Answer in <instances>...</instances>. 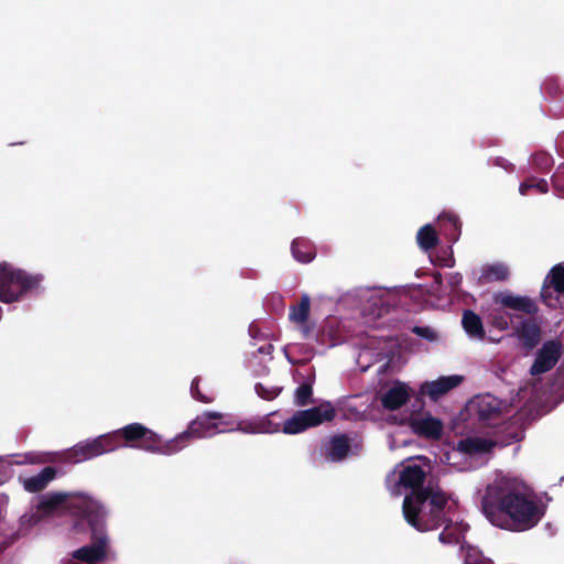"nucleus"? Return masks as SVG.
Listing matches in <instances>:
<instances>
[{
  "mask_svg": "<svg viewBox=\"0 0 564 564\" xmlns=\"http://www.w3.org/2000/svg\"><path fill=\"white\" fill-rule=\"evenodd\" d=\"M481 508L494 525L516 532L532 529L544 516L534 490L522 479L507 475H499L487 485Z\"/></svg>",
  "mask_w": 564,
  "mask_h": 564,
  "instance_id": "1",
  "label": "nucleus"
},
{
  "mask_svg": "<svg viewBox=\"0 0 564 564\" xmlns=\"http://www.w3.org/2000/svg\"><path fill=\"white\" fill-rule=\"evenodd\" d=\"M66 512L79 518H90L91 514H100L101 503L83 492H50L41 496L35 507L21 517V523L32 528L47 518Z\"/></svg>",
  "mask_w": 564,
  "mask_h": 564,
  "instance_id": "2",
  "label": "nucleus"
},
{
  "mask_svg": "<svg viewBox=\"0 0 564 564\" xmlns=\"http://www.w3.org/2000/svg\"><path fill=\"white\" fill-rule=\"evenodd\" d=\"M455 502L441 488L429 486L423 491L404 497L402 511L405 521L415 530L425 532L441 525Z\"/></svg>",
  "mask_w": 564,
  "mask_h": 564,
  "instance_id": "3",
  "label": "nucleus"
},
{
  "mask_svg": "<svg viewBox=\"0 0 564 564\" xmlns=\"http://www.w3.org/2000/svg\"><path fill=\"white\" fill-rule=\"evenodd\" d=\"M495 446L496 442L489 437L469 436L460 440L454 447L445 452L441 462L457 471L474 469L487 462V457Z\"/></svg>",
  "mask_w": 564,
  "mask_h": 564,
  "instance_id": "4",
  "label": "nucleus"
},
{
  "mask_svg": "<svg viewBox=\"0 0 564 564\" xmlns=\"http://www.w3.org/2000/svg\"><path fill=\"white\" fill-rule=\"evenodd\" d=\"M42 274L29 273L17 265L0 263V301L13 303L41 290Z\"/></svg>",
  "mask_w": 564,
  "mask_h": 564,
  "instance_id": "5",
  "label": "nucleus"
},
{
  "mask_svg": "<svg viewBox=\"0 0 564 564\" xmlns=\"http://www.w3.org/2000/svg\"><path fill=\"white\" fill-rule=\"evenodd\" d=\"M429 471L430 465L426 457L408 458L388 474L387 488L395 497L423 491L424 488L421 486Z\"/></svg>",
  "mask_w": 564,
  "mask_h": 564,
  "instance_id": "6",
  "label": "nucleus"
},
{
  "mask_svg": "<svg viewBox=\"0 0 564 564\" xmlns=\"http://www.w3.org/2000/svg\"><path fill=\"white\" fill-rule=\"evenodd\" d=\"M236 430L238 426L229 414L207 411L193 420L186 431L172 438L173 448L176 454L185 448L192 438H206Z\"/></svg>",
  "mask_w": 564,
  "mask_h": 564,
  "instance_id": "7",
  "label": "nucleus"
},
{
  "mask_svg": "<svg viewBox=\"0 0 564 564\" xmlns=\"http://www.w3.org/2000/svg\"><path fill=\"white\" fill-rule=\"evenodd\" d=\"M112 432L116 434V441L120 442L121 448L128 447L167 456L175 454L172 438L163 442L158 433L141 423H131Z\"/></svg>",
  "mask_w": 564,
  "mask_h": 564,
  "instance_id": "8",
  "label": "nucleus"
},
{
  "mask_svg": "<svg viewBox=\"0 0 564 564\" xmlns=\"http://www.w3.org/2000/svg\"><path fill=\"white\" fill-rule=\"evenodd\" d=\"M105 513L101 505L99 516L95 513L90 518H85L91 527V542L69 553L65 564H99L107 560L111 550L110 540L102 525L99 524Z\"/></svg>",
  "mask_w": 564,
  "mask_h": 564,
  "instance_id": "9",
  "label": "nucleus"
},
{
  "mask_svg": "<svg viewBox=\"0 0 564 564\" xmlns=\"http://www.w3.org/2000/svg\"><path fill=\"white\" fill-rule=\"evenodd\" d=\"M336 411L330 402H323L317 406L296 411L282 424V432L288 435H295L304 431L332 421Z\"/></svg>",
  "mask_w": 564,
  "mask_h": 564,
  "instance_id": "10",
  "label": "nucleus"
},
{
  "mask_svg": "<svg viewBox=\"0 0 564 564\" xmlns=\"http://www.w3.org/2000/svg\"><path fill=\"white\" fill-rule=\"evenodd\" d=\"M121 448L120 442L116 441L113 432L89 438L74 445L67 453V460L74 464L93 459L106 453Z\"/></svg>",
  "mask_w": 564,
  "mask_h": 564,
  "instance_id": "11",
  "label": "nucleus"
},
{
  "mask_svg": "<svg viewBox=\"0 0 564 564\" xmlns=\"http://www.w3.org/2000/svg\"><path fill=\"white\" fill-rule=\"evenodd\" d=\"M506 409L505 402L489 393L476 395L467 404V411L470 415L486 424L499 420Z\"/></svg>",
  "mask_w": 564,
  "mask_h": 564,
  "instance_id": "12",
  "label": "nucleus"
},
{
  "mask_svg": "<svg viewBox=\"0 0 564 564\" xmlns=\"http://www.w3.org/2000/svg\"><path fill=\"white\" fill-rule=\"evenodd\" d=\"M409 426L415 435L432 441L440 440L444 432V422L429 411L411 414Z\"/></svg>",
  "mask_w": 564,
  "mask_h": 564,
  "instance_id": "13",
  "label": "nucleus"
},
{
  "mask_svg": "<svg viewBox=\"0 0 564 564\" xmlns=\"http://www.w3.org/2000/svg\"><path fill=\"white\" fill-rule=\"evenodd\" d=\"M311 297L307 293H303L300 301L289 308V321L296 326L301 336L305 339L311 338L314 334L315 323L310 318Z\"/></svg>",
  "mask_w": 564,
  "mask_h": 564,
  "instance_id": "14",
  "label": "nucleus"
},
{
  "mask_svg": "<svg viewBox=\"0 0 564 564\" xmlns=\"http://www.w3.org/2000/svg\"><path fill=\"white\" fill-rule=\"evenodd\" d=\"M564 294V265H555L546 275L541 296L543 302L550 307L562 305V295Z\"/></svg>",
  "mask_w": 564,
  "mask_h": 564,
  "instance_id": "15",
  "label": "nucleus"
},
{
  "mask_svg": "<svg viewBox=\"0 0 564 564\" xmlns=\"http://www.w3.org/2000/svg\"><path fill=\"white\" fill-rule=\"evenodd\" d=\"M411 394L412 389L408 383L395 380L381 388L379 399L383 409L394 411L403 406Z\"/></svg>",
  "mask_w": 564,
  "mask_h": 564,
  "instance_id": "16",
  "label": "nucleus"
},
{
  "mask_svg": "<svg viewBox=\"0 0 564 564\" xmlns=\"http://www.w3.org/2000/svg\"><path fill=\"white\" fill-rule=\"evenodd\" d=\"M561 354L562 345L558 340L545 341L536 352L530 373L538 376L550 371L558 361Z\"/></svg>",
  "mask_w": 564,
  "mask_h": 564,
  "instance_id": "17",
  "label": "nucleus"
},
{
  "mask_svg": "<svg viewBox=\"0 0 564 564\" xmlns=\"http://www.w3.org/2000/svg\"><path fill=\"white\" fill-rule=\"evenodd\" d=\"M463 382V376L451 375L442 376L435 380L424 381L420 384L419 393L427 397L431 401L436 402L454 388Z\"/></svg>",
  "mask_w": 564,
  "mask_h": 564,
  "instance_id": "18",
  "label": "nucleus"
},
{
  "mask_svg": "<svg viewBox=\"0 0 564 564\" xmlns=\"http://www.w3.org/2000/svg\"><path fill=\"white\" fill-rule=\"evenodd\" d=\"M451 510H453V508ZM442 524H444V529L438 535L440 542L449 545H463L465 533L469 529L468 524L458 520L453 511L443 517L441 525Z\"/></svg>",
  "mask_w": 564,
  "mask_h": 564,
  "instance_id": "19",
  "label": "nucleus"
},
{
  "mask_svg": "<svg viewBox=\"0 0 564 564\" xmlns=\"http://www.w3.org/2000/svg\"><path fill=\"white\" fill-rule=\"evenodd\" d=\"M494 305L530 315L538 312V306L531 297L516 295L509 291L496 293L494 295Z\"/></svg>",
  "mask_w": 564,
  "mask_h": 564,
  "instance_id": "20",
  "label": "nucleus"
},
{
  "mask_svg": "<svg viewBox=\"0 0 564 564\" xmlns=\"http://www.w3.org/2000/svg\"><path fill=\"white\" fill-rule=\"evenodd\" d=\"M514 333L527 349L534 348L541 339V328L533 319H525L521 322L517 326Z\"/></svg>",
  "mask_w": 564,
  "mask_h": 564,
  "instance_id": "21",
  "label": "nucleus"
},
{
  "mask_svg": "<svg viewBox=\"0 0 564 564\" xmlns=\"http://www.w3.org/2000/svg\"><path fill=\"white\" fill-rule=\"evenodd\" d=\"M509 275L510 269L505 262L486 263L478 271V281L481 283L505 281Z\"/></svg>",
  "mask_w": 564,
  "mask_h": 564,
  "instance_id": "22",
  "label": "nucleus"
},
{
  "mask_svg": "<svg viewBox=\"0 0 564 564\" xmlns=\"http://www.w3.org/2000/svg\"><path fill=\"white\" fill-rule=\"evenodd\" d=\"M462 325L467 336L477 341L485 339V328L479 315L473 311H465L462 318Z\"/></svg>",
  "mask_w": 564,
  "mask_h": 564,
  "instance_id": "23",
  "label": "nucleus"
},
{
  "mask_svg": "<svg viewBox=\"0 0 564 564\" xmlns=\"http://www.w3.org/2000/svg\"><path fill=\"white\" fill-rule=\"evenodd\" d=\"M326 457L332 462H340L350 453L349 440L345 435H336L326 444Z\"/></svg>",
  "mask_w": 564,
  "mask_h": 564,
  "instance_id": "24",
  "label": "nucleus"
},
{
  "mask_svg": "<svg viewBox=\"0 0 564 564\" xmlns=\"http://www.w3.org/2000/svg\"><path fill=\"white\" fill-rule=\"evenodd\" d=\"M56 476L53 467H45L39 474L22 480L23 488L29 492H37L44 489Z\"/></svg>",
  "mask_w": 564,
  "mask_h": 564,
  "instance_id": "25",
  "label": "nucleus"
},
{
  "mask_svg": "<svg viewBox=\"0 0 564 564\" xmlns=\"http://www.w3.org/2000/svg\"><path fill=\"white\" fill-rule=\"evenodd\" d=\"M291 251L293 258L301 263H310L316 256L313 245L308 240L302 238L293 240Z\"/></svg>",
  "mask_w": 564,
  "mask_h": 564,
  "instance_id": "26",
  "label": "nucleus"
},
{
  "mask_svg": "<svg viewBox=\"0 0 564 564\" xmlns=\"http://www.w3.org/2000/svg\"><path fill=\"white\" fill-rule=\"evenodd\" d=\"M416 241L420 248L424 251H427L437 245L438 237L432 225L426 224L420 228L416 234Z\"/></svg>",
  "mask_w": 564,
  "mask_h": 564,
  "instance_id": "27",
  "label": "nucleus"
},
{
  "mask_svg": "<svg viewBox=\"0 0 564 564\" xmlns=\"http://www.w3.org/2000/svg\"><path fill=\"white\" fill-rule=\"evenodd\" d=\"M490 322L494 327L499 330H506L512 324V315L507 313L505 308L494 305L489 314Z\"/></svg>",
  "mask_w": 564,
  "mask_h": 564,
  "instance_id": "28",
  "label": "nucleus"
},
{
  "mask_svg": "<svg viewBox=\"0 0 564 564\" xmlns=\"http://www.w3.org/2000/svg\"><path fill=\"white\" fill-rule=\"evenodd\" d=\"M533 189L539 194H545L549 192L547 181L535 176H530L519 185V193L522 196L528 195V191Z\"/></svg>",
  "mask_w": 564,
  "mask_h": 564,
  "instance_id": "29",
  "label": "nucleus"
},
{
  "mask_svg": "<svg viewBox=\"0 0 564 564\" xmlns=\"http://www.w3.org/2000/svg\"><path fill=\"white\" fill-rule=\"evenodd\" d=\"M274 413L265 415L261 417L256 426L250 431L251 433H263V434H274L282 432V424L280 422H275L272 416Z\"/></svg>",
  "mask_w": 564,
  "mask_h": 564,
  "instance_id": "30",
  "label": "nucleus"
},
{
  "mask_svg": "<svg viewBox=\"0 0 564 564\" xmlns=\"http://www.w3.org/2000/svg\"><path fill=\"white\" fill-rule=\"evenodd\" d=\"M460 549L462 552L464 553V564H488L486 558L482 556L481 552L477 547L471 545L465 546L463 544Z\"/></svg>",
  "mask_w": 564,
  "mask_h": 564,
  "instance_id": "31",
  "label": "nucleus"
},
{
  "mask_svg": "<svg viewBox=\"0 0 564 564\" xmlns=\"http://www.w3.org/2000/svg\"><path fill=\"white\" fill-rule=\"evenodd\" d=\"M254 390L261 399L273 400L281 392V387L269 383H257Z\"/></svg>",
  "mask_w": 564,
  "mask_h": 564,
  "instance_id": "32",
  "label": "nucleus"
},
{
  "mask_svg": "<svg viewBox=\"0 0 564 564\" xmlns=\"http://www.w3.org/2000/svg\"><path fill=\"white\" fill-rule=\"evenodd\" d=\"M312 387L310 384H301L296 390L294 394V402L297 406H304L308 403L311 397H312Z\"/></svg>",
  "mask_w": 564,
  "mask_h": 564,
  "instance_id": "33",
  "label": "nucleus"
},
{
  "mask_svg": "<svg viewBox=\"0 0 564 564\" xmlns=\"http://www.w3.org/2000/svg\"><path fill=\"white\" fill-rule=\"evenodd\" d=\"M413 333L431 343L438 340L437 332L430 326H415L413 327Z\"/></svg>",
  "mask_w": 564,
  "mask_h": 564,
  "instance_id": "34",
  "label": "nucleus"
},
{
  "mask_svg": "<svg viewBox=\"0 0 564 564\" xmlns=\"http://www.w3.org/2000/svg\"><path fill=\"white\" fill-rule=\"evenodd\" d=\"M552 182L557 195L564 197V164L554 173Z\"/></svg>",
  "mask_w": 564,
  "mask_h": 564,
  "instance_id": "35",
  "label": "nucleus"
},
{
  "mask_svg": "<svg viewBox=\"0 0 564 564\" xmlns=\"http://www.w3.org/2000/svg\"><path fill=\"white\" fill-rule=\"evenodd\" d=\"M410 444V441L405 438H399V434H390L388 440V445L391 451H395L401 446H406Z\"/></svg>",
  "mask_w": 564,
  "mask_h": 564,
  "instance_id": "36",
  "label": "nucleus"
},
{
  "mask_svg": "<svg viewBox=\"0 0 564 564\" xmlns=\"http://www.w3.org/2000/svg\"><path fill=\"white\" fill-rule=\"evenodd\" d=\"M191 393L194 399H196L200 402L207 403V402L212 401L210 398H207V397H204L203 394H200L199 389H198V379L193 380L192 386H191Z\"/></svg>",
  "mask_w": 564,
  "mask_h": 564,
  "instance_id": "37",
  "label": "nucleus"
},
{
  "mask_svg": "<svg viewBox=\"0 0 564 564\" xmlns=\"http://www.w3.org/2000/svg\"><path fill=\"white\" fill-rule=\"evenodd\" d=\"M535 164L542 170H547L552 165V159L546 154H541L535 158Z\"/></svg>",
  "mask_w": 564,
  "mask_h": 564,
  "instance_id": "38",
  "label": "nucleus"
},
{
  "mask_svg": "<svg viewBox=\"0 0 564 564\" xmlns=\"http://www.w3.org/2000/svg\"><path fill=\"white\" fill-rule=\"evenodd\" d=\"M462 275L457 272L449 273L447 276L448 284L453 290H456L462 283Z\"/></svg>",
  "mask_w": 564,
  "mask_h": 564,
  "instance_id": "39",
  "label": "nucleus"
},
{
  "mask_svg": "<svg viewBox=\"0 0 564 564\" xmlns=\"http://www.w3.org/2000/svg\"><path fill=\"white\" fill-rule=\"evenodd\" d=\"M272 351H273V346L269 343H267L258 348V352L260 355H263L267 359L271 358Z\"/></svg>",
  "mask_w": 564,
  "mask_h": 564,
  "instance_id": "40",
  "label": "nucleus"
},
{
  "mask_svg": "<svg viewBox=\"0 0 564 564\" xmlns=\"http://www.w3.org/2000/svg\"><path fill=\"white\" fill-rule=\"evenodd\" d=\"M440 218H446L452 224V226L454 228H458V219L456 216L448 214V215H442V216H440Z\"/></svg>",
  "mask_w": 564,
  "mask_h": 564,
  "instance_id": "41",
  "label": "nucleus"
},
{
  "mask_svg": "<svg viewBox=\"0 0 564 564\" xmlns=\"http://www.w3.org/2000/svg\"><path fill=\"white\" fill-rule=\"evenodd\" d=\"M507 162L502 159H497V164L502 166L503 169H507Z\"/></svg>",
  "mask_w": 564,
  "mask_h": 564,
  "instance_id": "42",
  "label": "nucleus"
}]
</instances>
